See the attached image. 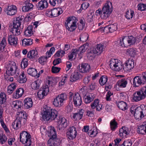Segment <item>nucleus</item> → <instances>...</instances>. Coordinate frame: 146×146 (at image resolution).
<instances>
[{"label":"nucleus","instance_id":"43","mask_svg":"<svg viewBox=\"0 0 146 146\" xmlns=\"http://www.w3.org/2000/svg\"><path fill=\"white\" fill-rule=\"evenodd\" d=\"M23 45L24 46H29L33 44V39L31 38L23 39L22 41Z\"/></svg>","mask_w":146,"mask_h":146},{"label":"nucleus","instance_id":"50","mask_svg":"<svg viewBox=\"0 0 146 146\" xmlns=\"http://www.w3.org/2000/svg\"><path fill=\"white\" fill-rule=\"evenodd\" d=\"M6 44L5 38L3 37L0 44V51H2L4 49L6 46Z\"/></svg>","mask_w":146,"mask_h":146},{"label":"nucleus","instance_id":"54","mask_svg":"<svg viewBox=\"0 0 146 146\" xmlns=\"http://www.w3.org/2000/svg\"><path fill=\"white\" fill-rule=\"evenodd\" d=\"M132 144L131 140L129 139L125 140L123 143L120 146H131Z\"/></svg>","mask_w":146,"mask_h":146},{"label":"nucleus","instance_id":"51","mask_svg":"<svg viewBox=\"0 0 146 146\" xmlns=\"http://www.w3.org/2000/svg\"><path fill=\"white\" fill-rule=\"evenodd\" d=\"M75 50H72V51L70 53H69V54L68 55V57L69 59L71 60H72V58L74 57V58L76 56L77 53L76 52Z\"/></svg>","mask_w":146,"mask_h":146},{"label":"nucleus","instance_id":"33","mask_svg":"<svg viewBox=\"0 0 146 146\" xmlns=\"http://www.w3.org/2000/svg\"><path fill=\"white\" fill-rule=\"evenodd\" d=\"M77 21V20L76 19V18L75 17H69L67 19L66 22L65 23V25L76 24Z\"/></svg>","mask_w":146,"mask_h":146},{"label":"nucleus","instance_id":"26","mask_svg":"<svg viewBox=\"0 0 146 146\" xmlns=\"http://www.w3.org/2000/svg\"><path fill=\"white\" fill-rule=\"evenodd\" d=\"M17 38L15 37L14 35H10L9 36L8 38V41L9 43L11 45H17Z\"/></svg>","mask_w":146,"mask_h":146},{"label":"nucleus","instance_id":"27","mask_svg":"<svg viewBox=\"0 0 146 146\" xmlns=\"http://www.w3.org/2000/svg\"><path fill=\"white\" fill-rule=\"evenodd\" d=\"M24 107L26 109H29L33 105V102L30 98H27L24 100Z\"/></svg>","mask_w":146,"mask_h":146},{"label":"nucleus","instance_id":"20","mask_svg":"<svg viewBox=\"0 0 146 146\" xmlns=\"http://www.w3.org/2000/svg\"><path fill=\"white\" fill-rule=\"evenodd\" d=\"M48 3L46 0H42L36 4V7L38 10H42L46 8L48 6Z\"/></svg>","mask_w":146,"mask_h":146},{"label":"nucleus","instance_id":"63","mask_svg":"<svg viewBox=\"0 0 146 146\" xmlns=\"http://www.w3.org/2000/svg\"><path fill=\"white\" fill-rule=\"evenodd\" d=\"M113 95V93L110 91L108 92L106 95V100L108 101L111 100V98H110V96Z\"/></svg>","mask_w":146,"mask_h":146},{"label":"nucleus","instance_id":"48","mask_svg":"<svg viewBox=\"0 0 146 146\" xmlns=\"http://www.w3.org/2000/svg\"><path fill=\"white\" fill-rule=\"evenodd\" d=\"M127 42L130 45L133 44L136 42V38L133 36H129L127 40L126 39Z\"/></svg>","mask_w":146,"mask_h":146},{"label":"nucleus","instance_id":"14","mask_svg":"<svg viewBox=\"0 0 146 146\" xmlns=\"http://www.w3.org/2000/svg\"><path fill=\"white\" fill-rule=\"evenodd\" d=\"M5 11L8 15H13L17 12V8L15 5L8 6L5 9Z\"/></svg>","mask_w":146,"mask_h":146},{"label":"nucleus","instance_id":"3","mask_svg":"<svg viewBox=\"0 0 146 146\" xmlns=\"http://www.w3.org/2000/svg\"><path fill=\"white\" fill-rule=\"evenodd\" d=\"M130 112L131 113L130 114L134 115L135 118L138 119H142L146 115V106L144 105H141L140 107L136 108L135 110L131 109Z\"/></svg>","mask_w":146,"mask_h":146},{"label":"nucleus","instance_id":"32","mask_svg":"<svg viewBox=\"0 0 146 146\" xmlns=\"http://www.w3.org/2000/svg\"><path fill=\"white\" fill-rule=\"evenodd\" d=\"M117 105L120 109L123 111H125L127 108V103L123 101H121L117 103Z\"/></svg>","mask_w":146,"mask_h":146},{"label":"nucleus","instance_id":"46","mask_svg":"<svg viewBox=\"0 0 146 146\" xmlns=\"http://www.w3.org/2000/svg\"><path fill=\"white\" fill-rule=\"evenodd\" d=\"M66 28L70 32H72L74 31L76 28V24L65 25Z\"/></svg>","mask_w":146,"mask_h":146},{"label":"nucleus","instance_id":"62","mask_svg":"<svg viewBox=\"0 0 146 146\" xmlns=\"http://www.w3.org/2000/svg\"><path fill=\"white\" fill-rule=\"evenodd\" d=\"M55 51V48L54 47H52L51 48L49 51H48L46 52V55L48 56V58L50 57L51 55L52 54V52H54Z\"/></svg>","mask_w":146,"mask_h":146},{"label":"nucleus","instance_id":"52","mask_svg":"<svg viewBox=\"0 0 146 146\" xmlns=\"http://www.w3.org/2000/svg\"><path fill=\"white\" fill-rule=\"evenodd\" d=\"M124 42H127L126 39L125 37H123L121 39H120L117 41V42L119 44V45L123 47L125 46H126Z\"/></svg>","mask_w":146,"mask_h":146},{"label":"nucleus","instance_id":"41","mask_svg":"<svg viewBox=\"0 0 146 146\" xmlns=\"http://www.w3.org/2000/svg\"><path fill=\"white\" fill-rule=\"evenodd\" d=\"M110 124L111 129L112 131H114L117 127L118 123L115 119H113L111 121Z\"/></svg>","mask_w":146,"mask_h":146},{"label":"nucleus","instance_id":"55","mask_svg":"<svg viewBox=\"0 0 146 146\" xmlns=\"http://www.w3.org/2000/svg\"><path fill=\"white\" fill-rule=\"evenodd\" d=\"M27 66V59H23L22 60L21 62V66L22 68H25Z\"/></svg>","mask_w":146,"mask_h":146},{"label":"nucleus","instance_id":"1","mask_svg":"<svg viewBox=\"0 0 146 146\" xmlns=\"http://www.w3.org/2000/svg\"><path fill=\"white\" fill-rule=\"evenodd\" d=\"M42 118L44 120L52 121L54 120L58 122V131L64 130L67 126V120L64 117L58 116V111L46 105L44 106L42 110Z\"/></svg>","mask_w":146,"mask_h":146},{"label":"nucleus","instance_id":"25","mask_svg":"<svg viewBox=\"0 0 146 146\" xmlns=\"http://www.w3.org/2000/svg\"><path fill=\"white\" fill-rule=\"evenodd\" d=\"M104 48V45L100 44L97 45L96 47L94 48L93 49L96 54L99 55L103 51Z\"/></svg>","mask_w":146,"mask_h":146},{"label":"nucleus","instance_id":"13","mask_svg":"<svg viewBox=\"0 0 146 146\" xmlns=\"http://www.w3.org/2000/svg\"><path fill=\"white\" fill-rule=\"evenodd\" d=\"M77 133L76 128L74 126L70 127L66 133L67 137L70 139H73L76 137Z\"/></svg>","mask_w":146,"mask_h":146},{"label":"nucleus","instance_id":"7","mask_svg":"<svg viewBox=\"0 0 146 146\" xmlns=\"http://www.w3.org/2000/svg\"><path fill=\"white\" fill-rule=\"evenodd\" d=\"M111 3L110 1H107L104 4L102 9V14L101 18L102 19H106L110 15L112 12V9L110 7L111 6Z\"/></svg>","mask_w":146,"mask_h":146},{"label":"nucleus","instance_id":"4","mask_svg":"<svg viewBox=\"0 0 146 146\" xmlns=\"http://www.w3.org/2000/svg\"><path fill=\"white\" fill-rule=\"evenodd\" d=\"M146 97V86L142 87L139 91H136L133 95V99L138 102Z\"/></svg>","mask_w":146,"mask_h":146},{"label":"nucleus","instance_id":"11","mask_svg":"<svg viewBox=\"0 0 146 146\" xmlns=\"http://www.w3.org/2000/svg\"><path fill=\"white\" fill-rule=\"evenodd\" d=\"M17 67L16 64L13 62L8 64L6 67V73L9 76H13L15 74Z\"/></svg>","mask_w":146,"mask_h":146},{"label":"nucleus","instance_id":"16","mask_svg":"<svg viewBox=\"0 0 146 146\" xmlns=\"http://www.w3.org/2000/svg\"><path fill=\"white\" fill-rule=\"evenodd\" d=\"M80 72L82 73L87 72L90 69V66L88 64L83 63L81 64V66L78 67Z\"/></svg>","mask_w":146,"mask_h":146},{"label":"nucleus","instance_id":"18","mask_svg":"<svg viewBox=\"0 0 146 146\" xmlns=\"http://www.w3.org/2000/svg\"><path fill=\"white\" fill-rule=\"evenodd\" d=\"M82 75L78 72L75 71L70 77V80L72 82H74L81 78Z\"/></svg>","mask_w":146,"mask_h":146},{"label":"nucleus","instance_id":"35","mask_svg":"<svg viewBox=\"0 0 146 146\" xmlns=\"http://www.w3.org/2000/svg\"><path fill=\"white\" fill-rule=\"evenodd\" d=\"M33 28L32 25L29 26L24 31V35L27 36H31L33 33Z\"/></svg>","mask_w":146,"mask_h":146},{"label":"nucleus","instance_id":"53","mask_svg":"<svg viewBox=\"0 0 146 146\" xmlns=\"http://www.w3.org/2000/svg\"><path fill=\"white\" fill-rule=\"evenodd\" d=\"M88 38V34H82L80 36V40L83 42H85L86 41Z\"/></svg>","mask_w":146,"mask_h":146},{"label":"nucleus","instance_id":"45","mask_svg":"<svg viewBox=\"0 0 146 146\" xmlns=\"http://www.w3.org/2000/svg\"><path fill=\"white\" fill-rule=\"evenodd\" d=\"M134 13L133 11L127 10L125 13V17L127 19H130V18L133 17Z\"/></svg>","mask_w":146,"mask_h":146},{"label":"nucleus","instance_id":"58","mask_svg":"<svg viewBox=\"0 0 146 146\" xmlns=\"http://www.w3.org/2000/svg\"><path fill=\"white\" fill-rule=\"evenodd\" d=\"M109 32H112L114 31H116L117 29V26L114 24L109 25Z\"/></svg>","mask_w":146,"mask_h":146},{"label":"nucleus","instance_id":"21","mask_svg":"<svg viewBox=\"0 0 146 146\" xmlns=\"http://www.w3.org/2000/svg\"><path fill=\"white\" fill-rule=\"evenodd\" d=\"M48 136L50 138H57V135L55 129L53 127L50 126L47 131Z\"/></svg>","mask_w":146,"mask_h":146},{"label":"nucleus","instance_id":"6","mask_svg":"<svg viewBox=\"0 0 146 146\" xmlns=\"http://www.w3.org/2000/svg\"><path fill=\"white\" fill-rule=\"evenodd\" d=\"M67 99V95L66 94L62 93L59 94L54 99L53 104L56 107H60L64 105V102Z\"/></svg>","mask_w":146,"mask_h":146},{"label":"nucleus","instance_id":"10","mask_svg":"<svg viewBox=\"0 0 146 146\" xmlns=\"http://www.w3.org/2000/svg\"><path fill=\"white\" fill-rule=\"evenodd\" d=\"M110 66L113 70L119 71L122 68L123 66L121 62L118 60L112 59L110 61Z\"/></svg>","mask_w":146,"mask_h":146},{"label":"nucleus","instance_id":"29","mask_svg":"<svg viewBox=\"0 0 146 146\" xmlns=\"http://www.w3.org/2000/svg\"><path fill=\"white\" fill-rule=\"evenodd\" d=\"M95 97L94 94L90 93L88 95L85 96L84 102L86 104L89 103L93 100Z\"/></svg>","mask_w":146,"mask_h":146},{"label":"nucleus","instance_id":"2","mask_svg":"<svg viewBox=\"0 0 146 146\" xmlns=\"http://www.w3.org/2000/svg\"><path fill=\"white\" fill-rule=\"evenodd\" d=\"M25 112L21 111L18 112L16 119L12 123V126L15 129H17L21 125L25 124L27 119V116Z\"/></svg>","mask_w":146,"mask_h":146},{"label":"nucleus","instance_id":"19","mask_svg":"<svg viewBox=\"0 0 146 146\" xmlns=\"http://www.w3.org/2000/svg\"><path fill=\"white\" fill-rule=\"evenodd\" d=\"M60 142V140L57 138H50L48 141V144L50 146H57Z\"/></svg>","mask_w":146,"mask_h":146},{"label":"nucleus","instance_id":"17","mask_svg":"<svg viewBox=\"0 0 146 146\" xmlns=\"http://www.w3.org/2000/svg\"><path fill=\"white\" fill-rule=\"evenodd\" d=\"M126 71H129L132 69L134 67V60L129 59L125 62Z\"/></svg>","mask_w":146,"mask_h":146},{"label":"nucleus","instance_id":"59","mask_svg":"<svg viewBox=\"0 0 146 146\" xmlns=\"http://www.w3.org/2000/svg\"><path fill=\"white\" fill-rule=\"evenodd\" d=\"M138 10L144 11L146 9V5L143 4H139L138 5Z\"/></svg>","mask_w":146,"mask_h":146},{"label":"nucleus","instance_id":"30","mask_svg":"<svg viewBox=\"0 0 146 146\" xmlns=\"http://www.w3.org/2000/svg\"><path fill=\"white\" fill-rule=\"evenodd\" d=\"M137 131L142 134L146 133V122H144L138 128Z\"/></svg>","mask_w":146,"mask_h":146},{"label":"nucleus","instance_id":"64","mask_svg":"<svg viewBox=\"0 0 146 146\" xmlns=\"http://www.w3.org/2000/svg\"><path fill=\"white\" fill-rule=\"evenodd\" d=\"M0 122L2 126L4 128V129L5 130V131L6 132L9 131V130L8 128L6 127V125L5 124L3 120L2 119H1L0 120Z\"/></svg>","mask_w":146,"mask_h":146},{"label":"nucleus","instance_id":"57","mask_svg":"<svg viewBox=\"0 0 146 146\" xmlns=\"http://www.w3.org/2000/svg\"><path fill=\"white\" fill-rule=\"evenodd\" d=\"M99 104V100L98 99L95 100L94 102L91 104V106L92 109H94Z\"/></svg>","mask_w":146,"mask_h":146},{"label":"nucleus","instance_id":"31","mask_svg":"<svg viewBox=\"0 0 146 146\" xmlns=\"http://www.w3.org/2000/svg\"><path fill=\"white\" fill-rule=\"evenodd\" d=\"M117 84L119 87L122 88H125L127 84V79L124 78L119 80Z\"/></svg>","mask_w":146,"mask_h":146},{"label":"nucleus","instance_id":"61","mask_svg":"<svg viewBox=\"0 0 146 146\" xmlns=\"http://www.w3.org/2000/svg\"><path fill=\"white\" fill-rule=\"evenodd\" d=\"M60 68L53 66L52 68V72L53 73H56L60 71Z\"/></svg>","mask_w":146,"mask_h":146},{"label":"nucleus","instance_id":"5","mask_svg":"<svg viewBox=\"0 0 146 146\" xmlns=\"http://www.w3.org/2000/svg\"><path fill=\"white\" fill-rule=\"evenodd\" d=\"M31 136L27 131H23L20 134V141L24 146H30L31 143Z\"/></svg>","mask_w":146,"mask_h":146},{"label":"nucleus","instance_id":"24","mask_svg":"<svg viewBox=\"0 0 146 146\" xmlns=\"http://www.w3.org/2000/svg\"><path fill=\"white\" fill-rule=\"evenodd\" d=\"M88 47V45L87 44H84L79 47L78 49H76L75 50L77 54L80 56V55L82 53H83L86 51V50Z\"/></svg>","mask_w":146,"mask_h":146},{"label":"nucleus","instance_id":"34","mask_svg":"<svg viewBox=\"0 0 146 146\" xmlns=\"http://www.w3.org/2000/svg\"><path fill=\"white\" fill-rule=\"evenodd\" d=\"M24 92L23 88H19L16 91L15 93L13 94V96L16 98H18L22 96Z\"/></svg>","mask_w":146,"mask_h":146},{"label":"nucleus","instance_id":"42","mask_svg":"<svg viewBox=\"0 0 146 146\" xmlns=\"http://www.w3.org/2000/svg\"><path fill=\"white\" fill-rule=\"evenodd\" d=\"M6 96L5 93L1 92L0 94V104H4L6 102Z\"/></svg>","mask_w":146,"mask_h":146},{"label":"nucleus","instance_id":"8","mask_svg":"<svg viewBox=\"0 0 146 146\" xmlns=\"http://www.w3.org/2000/svg\"><path fill=\"white\" fill-rule=\"evenodd\" d=\"M146 83V72H144L142 73V76L135 77L133 79V85L134 87H138Z\"/></svg>","mask_w":146,"mask_h":146},{"label":"nucleus","instance_id":"49","mask_svg":"<svg viewBox=\"0 0 146 146\" xmlns=\"http://www.w3.org/2000/svg\"><path fill=\"white\" fill-rule=\"evenodd\" d=\"M31 87L34 90H37L38 89L40 86V82L37 81L33 82L31 84Z\"/></svg>","mask_w":146,"mask_h":146},{"label":"nucleus","instance_id":"36","mask_svg":"<svg viewBox=\"0 0 146 146\" xmlns=\"http://www.w3.org/2000/svg\"><path fill=\"white\" fill-rule=\"evenodd\" d=\"M33 5L30 3H25V5L23 6L22 7L23 11L24 12H26L29 11H30L31 9H32Z\"/></svg>","mask_w":146,"mask_h":146},{"label":"nucleus","instance_id":"39","mask_svg":"<svg viewBox=\"0 0 146 146\" xmlns=\"http://www.w3.org/2000/svg\"><path fill=\"white\" fill-rule=\"evenodd\" d=\"M127 52L130 56L134 57L135 55L136 50L135 48H131L127 49Z\"/></svg>","mask_w":146,"mask_h":146},{"label":"nucleus","instance_id":"44","mask_svg":"<svg viewBox=\"0 0 146 146\" xmlns=\"http://www.w3.org/2000/svg\"><path fill=\"white\" fill-rule=\"evenodd\" d=\"M108 77L105 76H102L100 78L99 83L101 86H103L108 81Z\"/></svg>","mask_w":146,"mask_h":146},{"label":"nucleus","instance_id":"60","mask_svg":"<svg viewBox=\"0 0 146 146\" xmlns=\"http://www.w3.org/2000/svg\"><path fill=\"white\" fill-rule=\"evenodd\" d=\"M32 54V59L33 58H35L37 57L38 56V54L37 51L36 50H31Z\"/></svg>","mask_w":146,"mask_h":146},{"label":"nucleus","instance_id":"28","mask_svg":"<svg viewBox=\"0 0 146 146\" xmlns=\"http://www.w3.org/2000/svg\"><path fill=\"white\" fill-rule=\"evenodd\" d=\"M52 15L51 17H54L58 16L63 12L60 8H54L52 10Z\"/></svg>","mask_w":146,"mask_h":146},{"label":"nucleus","instance_id":"56","mask_svg":"<svg viewBox=\"0 0 146 146\" xmlns=\"http://www.w3.org/2000/svg\"><path fill=\"white\" fill-rule=\"evenodd\" d=\"M7 139V137L5 135L2 133H0V140L2 144H3L6 142Z\"/></svg>","mask_w":146,"mask_h":146},{"label":"nucleus","instance_id":"47","mask_svg":"<svg viewBox=\"0 0 146 146\" xmlns=\"http://www.w3.org/2000/svg\"><path fill=\"white\" fill-rule=\"evenodd\" d=\"M66 28L70 32H72L74 31L76 28V24L65 25Z\"/></svg>","mask_w":146,"mask_h":146},{"label":"nucleus","instance_id":"23","mask_svg":"<svg viewBox=\"0 0 146 146\" xmlns=\"http://www.w3.org/2000/svg\"><path fill=\"white\" fill-rule=\"evenodd\" d=\"M84 112V110L81 109L78 112L74 114L73 117L76 120H79L82 118Z\"/></svg>","mask_w":146,"mask_h":146},{"label":"nucleus","instance_id":"37","mask_svg":"<svg viewBox=\"0 0 146 146\" xmlns=\"http://www.w3.org/2000/svg\"><path fill=\"white\" fill-rule=\"evenodd\" d=\"M17 81L20 83H23L27 81V78L25 76L24 72H23L22 74L19 75L17 78Z\"/></svg>","mask_w":146,"mask_h":146},{"label":"nucleus","instance_id":"22","mask_svg":"<svg viewBox=\"0 0 146 146\" xmlns=\"http://www.w3.org/2000/svg\"><path fill=\"white\" fill-rule=\"evenodd\" d=\"M129 129L127 127L123 126L119 129V135L123 137L129 134Z\"/></svg>","mask_w":146,"mask_h":146},{"label":"nucleus","instance_id":"38","mask_svg":"<svg viewBox=\"0 0 146 146\" xmlns=\"http://www.w3.org/2000/svg\"><path fill=\"white\" fill-rule=\"evenodd\" d=\"M28 74L32 76L35 77L37 76V71L36 70L33 68H30L27 70Z\"/></svg>","mask_w":146,"mask_h":146},{"label":"nucleus","instance_id":"40","mask_svg":"<svg viewBox=\"0 0 146 146\" xmlns=\"http://www.w3.org/2000/svg\"><path fill=\"white\" fill-rule=\"evenodd\" d=\"M96 54L93 49L89 50L87 54L88 58L90 60H92L94 59V54Z\"/></svg>","mask_w":146,"mask_h":146},{"label":"nucleus","instance_id":"15","mask_svg":"<svg viewBox=\"0 0 146 146\" xmlns=\"http://www.w3.org/2000/svg\"><path fill=\"white\" fill-rule=\"evenodd\" d=\"M73 102L76 106H79L82 104V100L79 94H75L73 96Z\"/></svg>","mask_w":146,"mask_h":146},{"label":"nucleus","instance_id":"12","mask_svg":"<svg viewBox=\"0 0 146 146\" xmlns=\"http://www.w3.org/2000/svg\"><path fill=\"white\" fill-rule=\"evenodd\" d=\"M39 90V91L37 93V96L38 98L40 99H42L44 96L47 94L48 93L49 91V88L48 86L45 85L43 86V88Z\"/></svg>","mask_w":146,"mask_h":146},{"label":"nucleus","instance_id":"9","mask_svg":"<svg viewBox=\"0 0 146 146\" xmlns=\"http://www.w3.org/2000/svg\"><path fill=\"white\" fill-rule=\"evenodd\" d=\"M21 23L19 21V18H16L13 24V28L11 29V31L13 35L18 36L20 35L22 31L21 29Z\"/></svg>","mask_w":146,"mask_h":146}]
</instances>
